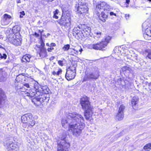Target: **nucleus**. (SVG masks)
Returning a JSON list of instances; mask_svg holds the SVG:
<instances>
[{
    "label": "nucleus",
    "instance_id": "obj_41",
    "mask_svg": "<svg viewBox=\"0 0 151 151\" xmlns=\"http://www.w3.org/2000/svg\"><path fill=\"white\" fill-rule=\"evenodd\" d=\"M58 63L61 66L63 65V61H62L59 60L58 61Z\"/></svg>",
    "mask_w": 151,
    "mask_h": 151
},
{
    "label": "nucleus",
    "instance_id": "obj_33",
    "mask_svg": "<svg viewBox=\"0 0 151 151\" xmlns=\"http://www.w3.org/2000/svg\"><path fill=\"white\" fill-rule=\"evenodd\" d=\"M62 72L61 69H60L57 72L54 71L52 72V74L54 76H58Z\"/></svg>",
    "mask_w": 151,
    "mask_h": 151
},
{
    "label": "nucleus",
    "instance_id": "obj_35",
    "mask_svg": "<svg viewBox=\"0 0 151 151\" xmlns=\"http://www.w3.org/2000/svg\"><path fill=\"white\" fill-rule=\"evenodd\" d=\"M7 58V55L5 53H0V58L1 59H6Z\"/></svg>",
    "mask_w": 151,
    "mask_h": 151
},
{
    "label": "nucleus",
    "instance_id": "obj_30",
    "mask_svg": "<svg viewBox=\"0 0 151 151\" xmlns=\"http://www.w3.org/2000/svg\"><path fill=\"white\" fill-rule=\"evenodd\" d=\"M122 70L123 71H130L131 69L129 67L127 66H124L122 68Z\"/></svg>",
    "mask_w": 151,
    "mask_h": 151
},
{
    "label": "nucleus",
    "instance_id": "obj_18",
    "mask_svg": "<svg viewBox=\"0 0 151 151\" xmlns=\"http://www.w3.org/2000/svg\"><path fill=\"white\" fill-rule=\"evenodd\" d=\"M6 79V73L3 72L2 69H0V82L5 81Z\"/></svg>",
    "mask_w": 151,
    "mask_h": 151
},
{
    "label": "nucleus",
    "instance_id": "obj_1",
    "mask_svg": "<svg viewBox=\"0 0 151 151\" xmlns=\"http://www.w3.org/2000/svg\"><path fill=\"white\" fill-rule=\"evenodd\" d=\"M84 118L81 115L73 112L68 113L66 118H63L61 123L64 128L69 125V132H72L73 136L77 137L80 134L84 127Z\"/></svg>",
    "mask_w": 151,
    "mask_h": 151
},
{
    "label": "nucleus",
    "instance_id": "obj_23",
    "mask_svg": "<svg viewBox=\"0 0 151 151\" xmlns=\"http://www.w3.org/2000/svg\"><path fill=\"white\" fill-rule=\"evenodd\" d=\"M40 57L43 58L47 56L46 50L44 48H41L39 53Z\"/></svg>",
    "mask_w": 151,
    "mask_h": 151
},
{
    "label": "nucleus",
    "instance_id": "obj_22",
    "mask_svg": "<svg viewBox=\"0 0 151 151\" xmlns=\"http://www.w3.org/2000/svg\"><path fill=\"white\" fill-rule=\"evenodd\" d=\"M99 17L100 20L104 22L106 21V19L107 18L108 15L104 12H102L101 14L99 15Z\"/></svg>",
    "mask_w": 151,
    "mask_h": 151
},
{
    "label": "nucleus",
    "instance_id": "obj_21",
    "mask_svg": "<svg viewBox=\"0 0 151 151\" xmlns=\"http://www.w3.org/2000/svg\"><path fill=\"white\" fill-rule=\"evenodd\" d=\"M104 4H105L104 2H101L100 4H99L96 6V10L98 13L99 14V12L101 11V10L103 9V6Z\"/></svg>",
    "mask_w": 151,
    "mask_h": 151
},
{
    "label": "nucleus",
    "instance_id": "obj_57",
    "mask_svg": "<svg viewBox=\"0 0 151 151\" xmlns=\"http://www.w3.org/2000/svg\"><path fill=\"white\" fill-rule=\"evenodd\" d=\"M148 1H149V2H151V0H147Z\"/></svg>",
    "mask_w": 151,
    "mask_h": 151
},
{
    "label": "nucleus",
    "instance_id": "obj_17",
    "mask_svg": "<svg viewBox=\"0 0 151 151\" xmlns=\"http://www.w3.org/2000/svg\"><path fill=\"white\" fill-rule=\"evenodd\" d=\"M7 149L9 151H11V150H14L16 151H17L19 149L17 146L14 143H12V142H10L9 143H7Z\"/></svg>",
    "mask_w": 151,
    "mask_h": 151
},
{
    "label": "nucleus",
    "instance_id": "obj_39",
    "mask_svg": "<svg viewBox=\"0 0 151 151\" xmlns=\"http://www.w3.org/2000/svg\"><path fill=\"white\" fill-rule=\"evenodd\" d=\"M96 37H98V38H99L101 35V32H99V33H96Z\"/></svg>",
    "mask_w": 151,
    "mask_h": 151
},
{
    "label": "nucleus",
    "instance_id": "obj_48",
    "mask_svg": "<svg viewBox=\"0 0 151 151\" xmlns=\"http://www.w3.org/2000/svg\"><path fill=\"white\" fill-rule=\"evenodd\" d=\"M20 14H22L23 16L25 14L24 13V11H22V12H20Z\"/></svg>",
    "mask_w": 151,
    "mask_h": 151
},
{
    "label": "nucleus",
    "instance_id": "obj_32",
    "mask_svg": "<svg viewBox=\"0 0 151 151\" xmlns=\"http://www.w3.org/2000/svg\"><path fill=\"white\" fill-rule=\"evenodd\" d=\"M24 87L23 86H21L19 85H17L15 87V89L16 91H20L21 89H22Z\"/></svg>",
    "mask_w": 151,
    "mask_h": 151
},
{
    "label": "nucleus",
    "instance_id": "obj_20",
    "mask_svg": "<svg viewBox=\"0 0 151 151\" xmlns=\"http://www.w3.org/2000/svg\"><path fill=\"white\" fill-rule=\"evenodd\" d=\"M31 58V56L30 55L26 54L23 56L21 60L22 62H29Z\"/></svg>",
    "mask_w": 151,
    "mask_h": 151
},
{
    "label": "nucleus",
    "instance_id": "obj_44",
    "mask_svg": "<svg viewBox=\"0 0 151 151\" xmlns=\"http://www.w3.org/2000/svg\"><path fill=\"white\" fill-rule=\"evenodd\" d=\"M54 49V48H53L52 47H50V48H49L47 49V50L49 52H51L52 50H53Z\"/></svg>",
    "mask_w": 151,
    "mask_h": 151
},
{
    "label": "nucleus",
    "instance_id": "obj_2",
    "mask_svg": "<svg viewBox=\"0 0 151 151\" xmlns=\"http://www.w3.org/2000/svg\"><path fill=\"white\" fill-rule=\"evenodd\" d=\"M89 98L84 96L81 98L80 104L82 109L85 111L84 115L86 120L91 119L93 114V108L89 101Z\"/></svg>",
    "mask_w": 151,
    "mask_h": 151
},
{
    "label": "nucleus",
    "instance_id": "obj_40",
    "mask_svg": "<svg viewBox=\"0 0 151 151\" xmlns=\"http://www.w3.org/2000/svg\"><path fill=\"white\" fill-rule=\"evenodd\" d=\"M23 86L27 88H29V84L27 83H24L23 84Z\"/></svg>",
    "mask_w": 151,
    "mask_h": 151
},
{
    "label": "nucleus",
    "instance_id": "obj_26",
    "mask_svg": "<svg viewBox=\"0 0 151 151\" xmlns=\"http://www.w3.org/2000/svg\"><path fill=\"white\" fill-rule=\"evenodd\" d=\"M124 117L123 113H120L118 112L116 115V118L118 120H122Z\"/></svg>",
    "mask_w": 151,
    "mask_h": 151
},
{
    "label": "nucleus",
    "instance_id": "obj_10",
    "mask_svg": "<svg viewBox=\"0 0 151 151\" xmlns=\"http://www.w3.org/2000/svg\"><path fill=\"white\" fill-rule=\"evenodd\" d=\"M81 30V36L85 37H88L91 33L90 27L84 25Z\"/></svg>",
    "mask_w": 151,
    "mask_h": 151
},
{
    "label": "nucleus",
    "instance_id": "obj_46",
    "mask_svg": "<svg viewBox=\"0 0 151 151\" xmlns=\"http://www.w3.org/2000/svg\"><path fill=\"white\" fill-rule=\"evenodd\" d=\"M55 45H56V44L55 43H52L50 44V47H52L55 46Z\"/></svg>",
    "mask_w": 151,
    "mask_h": 151
},
{
    "label": "nucleus",
    "instance_id": "obj_43",
    "mask_svg": "<svg viewBox=\"0 0 151 151\" xmlns=\"http://www.w3.org/2000/svg\"><path fill=\"white\" fill-rule=\"evenodd\" d=\"M59 12V10H58L56 9L55 11H54L53 12L54 14H58Z\"/></svg>",
    "mask_w": 151,
    "mask_h": 151
},
{
    "label": "nucleus",
    "instance_id": "obj_53",
    "mask_svg": "<svg viewBox=\"0 0 151 151\" xmlns=\"http://www.w3.org/2000/svg\"><path fill=\"white\" fill-rule=\"evenodd\" d=\"M41 45L42 46H43L44 45V44L43 42H42Z\"/></svg>",
    "mask_w": 151,
    "mask_h": 151
},
{
    "label": "nucleus",
    "instance_id": "obj_51",
    "mask_svg": "<svg viewBox=\"0 0 151 151\" xmlns=\"http://www.w3.org/2000/svg\"><path fill=\"white\" fill-rule=\"evenodd\" d=\"M125 16H126V19H127V17H128V18L129 17V14L126 15Z\"/></svg>",
    "mask_w": 151,
    "mask_h": 151
},
{
    "label": "nucleus",
    "instance_id": "obj_45",
    "mask_svg": "<svg viewBox=\"0 0 151 151\" xmlns=\"http://www.w3.org/2000/svg\"><path fill=\"white\" fill-rule=\"evenodd\" d=\"M110 14L111 16L114 15L115 16H116V14L114 13L113 12H111L110 13Z\"/></svg>",
    "mask_w": 151,
    "mask_h": 151
},
{
    "label": "nucleus",
    "instance_id": "obj_28",
    "mask_svg": "<svg viewBox=\"0 0 151 151\" xmlns=\"http://www.w3.org/2000/svg\"><path fill=\"white\" fill-rule=\"evenodd\" d=\"M70 45L69 44H67L64 45L62 48V49L65 51H69L70 49Z\"/></svg>",
    "mask_w": 151,
    "mask_h": 151
},
{
    "label": "nucleus",
    "instance_id": "obj_3",
    "mask_svg": "<svg viewBox=\"0 0 151 151\" xmlns=\"http://www.w3.org/2000/svg\"><path fill=\"white\" fill-rule=\"evenodd\" d=\"M66 136L65 133H63L60 137L61 142L59 143L58 141V151H68L70 144L66 140Z\"/></svg>",
    "mask_w": 151,
    "mask_h": 151
},
{
    "label": "nucleus",
    "instance_id": "obj_15",
    "mask_svg": "<svg viewBox=\"0 0 151 151\" xmlns=\"http://www.w3.org/2000/svg\"><path fill=\"white\" fill-rule=\"evenodd\" d=\"M82 51L83 50L81 47H80L79 49L77 48L76 49L70 48V50H69L68 52L70 55H78L79 52H80V54H81Z\"/></svg>",
    "mask_w": 151,
    "mask_h": 151
},
{
    "label": "nucleus",
    "instance_id": "obj_6",
    "mask_svg": "<svg viewBox=\"0 0 151 151\" xmlns=\"http://www.w3.org/2000/svg\"><path fill=\"white\" fill-rule=\"evenodd\" d=\"M76 66H70L67 70L65 75L66 79L70 81L74 78L76 76Z\"/></svg>",
    "mask_w": 151,
    "mask_h": 151
},
{
    "label": "nucleus",
    "instance_id": "obj_19",
    "mask_svg": "<svg viewBox=\"0 0 151 151\" xmlns=\"http://www.w3.org/2000/svg\"><path fill=\"white\" fill-rule=\"evenodd\" d=\"M35 121L33 120V119H32V118L27 123L24 124L23 125V126L24 127L26 125L28 128H32L35 125Z\"/></svg>",
    "mask_w": 151,
    "mask_h": 151
},
{
    "label": "nucleus",
    "instance_id": "obj_34",
    "mask_svg": "<svg viewBox=\"0 0 151 151\" xmlns=\"http://www.w3.org/2000/svg\"><path fill=\"white\" fill-rule=\"evenodd\" d=\"M104 3L105 4H104V6H103V8L104 10H107L109 8L110 6L109 5L107 4L105 2H104Z\"/></svg>",
    "mask_w": 151,
    "mask_h": 151
},
{
    "label": "nucleus",
    "instance_id": "obj_24",
    "mask_svg": "<svg viewBox=\"0 0 151 151\" xmlns=\"http://www.w3.org/2000/svg\"><path fill=\"white\" fill-rule=\"evenodd\" d=\"M20 30V28L19 26L16 25L13 27L12 28V32H13V34H16L19 33V32Z\"/></svg>",
    "mask_w": 151,
    "mask_h": 151
},
{
    "label": "nucleus",
    "instance_id": "obj_42",
    "mask_svg": "<svg viewBox=\"0 0 151 151\" xmlns=\"http://www.w3.org/2000/svg\"><path fill=\"white\" fill-rule=\"evenodd\" d=\"M130 2V0H126V3L127 4H128L127 5L126 7H128L129 6L128 4Z\"/></svg>",
    "mask_w": 151,
    "mask_h": 151
},
{
    "label": "nucleus",
    "instance_id": "obj_31",
    "mask_svg": "<svg viewBox=\"0 0 151 151\" xmlns=\"http://www.w3.org/2000/svg\"><path fill=\"white\" fill-rule=\"evenodd\" d=\"M124 109L125 106L123 105H121L119 107L118 112L123 113V111Z\"/></svg>",
    "mask_w": 151,
    "mask_h": 151
},
{
    "label": "nucleus",
    "instance_id": "obj_49",
    "mask_svg": "<svg viewBox=\"0 0 151 151\" xmlns=\"http://www.w3.org/2000/svg\"><path fill=\"white\" fill-rule=\"evenodd\" d=\"M34 35L36 37H38L39 36V34H37L36 32H35L34 34Z\"/></svg>",
    "mask_w": 151,
    "mask_h": 151
},
{
    "label": "nucleus",
    "instance_id": "obj_14",
    "mask_svg": "<svg viewBox=\"0 0 151 151\" xmlns=\"http://www.w3.org/2000/svg\"><path fill=\"white\" fill-rule=\"evenodd\" d=\"M32 118V115L29 114H26L22 116L21 118L22 122L24 124L27 123Z\"/></svg>",
    "mask_w": 151,
    "mask_h": 151
},
{
    "label": "nucleus",
    "instance_id": "obj_16",
    "mask_svg": "<svg viewBox=\"0 0 151 151\" xmlns=\"http://www.w3.org/2000/svg\"><path fill=\"white\" fill-rule=\"evenodd\" d=\"M82 26L81 24L78 26L77 27H75L73 29V34L75 35L76 34V35H77L78 37L81 36V29H82Z\"/></svg>",
    "mask_w": 151,
    "mask_h": 151
},
{
    "label": "nucleus",
    "instance_id": "obj_37",
    "mask_svg": "<svg viewBox=\"0 0 151 151\" xmlns=\"http://www.w3.org/2000/svg\"><path fill=\"white\" fill-rule=\"evenodd\" d=\"M134 57L133 59V60L134 61H138L139 59L137 57V54H134Z\"/></svg>",
    "mask_w": 151,
    "mask_h": 151
},
{
    "label": "nucleus",
    "instance_id": "obj_54",
    "mask_svg": "<svg viewBox=\"0 0 151 151\" xmlns=\"http://www.w3.org/2000/svg\"><path fill=\"white\" fill-rule=\"evenodd\" d=\"M23 16L22 14H21L20 15V18H22L23 17Z\"/></svg>",
    "mask_w": 151,
    "mask_h": 151
},
{
    "label": "nucleus",
    "instance_id": "obj_56",
    "mask_svg": "<svg viewBox=\"0 0 151 151\" xmlns=\"http://www.w3.org/2000/svg\"><path fill=\"white\" fill-rule=\"evenodd\" d=\"M45 93H46V94H47V93H48V92L47 91V92H45Z\"/></svg>",
    "mask_w": 151,
    "mask_h": 151
},
{
    "label": "nucleus",
    "instance_id": "obj_12",
    "mask_svg": "<svg viewBox=\"0 0 151 151\" xmlns=\"http://www.w3.org/2000/svg\"><path fill=\"white\" fill-rule=\"evenodd\" d=\"M3 19L1 21V23L3 26L9 24L11 21V17L7 14H5L3 15Z\"/></svg>",
    "mask_w": 151,
    "mask_h": 151
},
{
    "label": "nucleus",
    "instance_id": "obj_55",
    "mask_svg": "<svg viewBox=\"0 0 151 151\" xmlns=\"http://www.w3.org/2000/svg\"><path fill=\"white\" fill-rule=\"evenodd\" d=\"M46 45H47V46H49V43H47L46 44Z\"/></svg>",
    "mask_w": 151,
    "mask_h": 151
},
{
    "label": "nucleus",
    "instance_id": "obj_5",
    "mask_svg": "<svg viewBox=\"0 0 151 151\" xmlns=\"http://www.w3.org/2000/svg\"><path fill=\"white\" fill-rule=\"evenodd\" d=\"M93 69L89 71H86L85 72V75L83 79V82L85 81L91 79H96L99 76V72L97 71H95Z\"/></svg>",
    "mask_w": 151,
    "mask_h": 151
},
{
    "label": "nucleus",
    "instance_id": "obj_38",
    "mask_svg": "<svg viewBox=\"0 0 151 151\" xmlns=\"http://www.w3.org/2000/svg\"><path fill=\"white\" fill-rule=\"evenodd\" d=\"M111 38L110 37H108L105 39V41H104V42H106L108 43L109 42V41L111 40Z\"/></svg>",
    "mask_w": 151,
    "mask_h": 151
},
{
    "label": "nucleus",
    "instance_id": "obj_27",
    "mask_svg": "<svg viewBox=\"0 0 151 151\" xmlns=\"http://www.w3.org/2000/svg\"><path fill=\"white\" fill-rule=\"evenodd\" d=\"M144 149L147 151H150L151 149V143H149L145 145L144 147Z\"/></svg>",
    "mask_w": 151,
    "mask_h": 151
},
{
    "label": "nucleus",
    "instance_id": "obj_7",
    "mask_svg": "<svg viewBox=\"0 0 151 151\" xmlns=\"http://www.w3.org/2000/svg\"><path fill=\"white\" fill-rule=\"evenodd\" d=\"M107 42H99L97 43L93 44L88 45V47L90 49H93L96 50H102L106 47Z\"/></svg>",
    "mask_w": 151,
    "mask_h": 151
},
{
    "label": "nucleus",
    "instance_id": "obj_25",
    "mask_svg": "<svg viewBox=\"0 0 151 151\" xmlns=\"http://www.w3.org/2000/svg\"><path fill=\"white\" fill-rule=\"evenodd\" d=\"M139 101V98L137 96H134L132 100V106H135L137 104Z\"/></svg>",
    "mask_w": 151,
    "mask_h": 151
},
{
    "label": "nucleus",
    "instance_id": "obj_47",
    "mask_svg": "<svg viewBox=\"0 0 151 151\" xmlns=\"http://www.w3.org/2000/svg\"><path fill=\"white\" fill-rule=\"evenodd\" d=\"M53 17L56 19H58V17L56 15V14L55 15V14H54Z\"/></svg>",
    "mask_w": 151,
    "mask_h": 151
},
{
    "label": "nucleus",
    "instance_id": "obj_9",
    "mask_svg": "<svg viewBox=\"0 0 151 151\" xmlns=\"http://www.w3.org/2000/svg\"><path fill=\"white\" fill-rule=\"evenodd\" d=\"M67 16H62L60 21L61 24L64 25L65 26L68 27L70 25V15L69 14Z\"/></svg>",
    "mask_w": 151,
    "mask_h": 151
},
{
    "label": "nucleus",
    "instance_id": "obj_8",
    "mask_svg": "<svg viewBox=\"0 0 151 151\" xmlns=\"http://www.w3.org/2000/svg\"><path fill=\"white\" fill-rule=\"evenodd\" d=\"M88 10L86 4L84 1H81L79 2L77 8L78 13L80 14L86 13L88 12Z\"/></svg>",
    "mask_w": 151,
    "mask_h": 151
},
{
    "label": "nucleus",
    "instance_id": "obj_11",
    "mask_svg": "<svg viewBox=\"0 0 151 151\" xmlns=\"http://www.w3.org/2000/svg\"><path fill=\"white\" fill-rule=\"evenodd\" d=\"M46 99V97L43 96L42 97H37L33 99L32 101L37 106H42V103Z\"/></svg>",
    "mask_w": 151,
    "mask_h": 151
},
{
    "label": "nucleus",
    "instance_id": "obj_29",
    "mask_svg": "<svg viewBox=\"0 0 151 151\" xmlns=\"http://www.w3.org/2000/svg\"><path fill=\"white\" fill-rule=\"evenodd\" d=\"M145 54L149 58L151 59V50H147L146 51Z\"/></svg>",
    "mask_w": 151,
    "mask_h": 151
},
{
    "label": "nucleus",
    "instance_id": "obj_50",
    "mask_svg": "<svg viewBox=\"0 0 151 151\" xmlns=\"http://www.w3.org/2000/svg\"><path fill=\"white\" fill-rule=\"evenodd\" d=\"M21 0H17V3H21Z\"/></svg>",
    "mask_w": 151,
    "mask_h": 151
},
{
    "label": "nucleus",
    "instance_id": "obj_13",
    "mask_svg": "<svg viewBox=\"0 0 151 151\" xmlns=\"http://www.w3.org/2000/svg\"><path fill=\"white\" fill-rule=\"evenodd\" d=\"M25 88L24 87V88L22 89H20V91L22 92H24V95L25 96H27L29 98H32L35 95L36 93L35 92H33L31 91H28L27 90L24 91Z\"/></svg>",
    "mask_w": 151,
    "mask_h": 151
},
{
    "label": "nucleus",
    "instance_id": "obj_36",
    "mask_svg": "<svg viewBox=\"0 0 151 151\" xmlns=\"http://www.w3.org/2000/svg\"><path fill=\"white\" fill-rule=\"evenodd\" d=\"M65 6L63 5L62 6L61 9L62 11L63 14H65V12H67L66 9H65Z\"/></svg>",
    "mask_w": 151,
    "mask_h": 151
},
{
    "label": "nucleus",
    "instance_id": "obj_4",
    "mask_svg": "<svg viewBox=\"0 0 151 151\" xmlns=\"http://www.w3.org/2000/svg\"><path fill=\"white\" fill-rule=\"evenodd\" d=\"M8 41L11 43L18 46L21 44L22 38L19 33L10 34L7 36Z\"/></svg>",
    "mask_w": 151,
    "mask_h": 151
},
{
    "label": "nucleus",
    "instance_id": "obj_52",
    "mask_svg": "<svg viewBox=\"0 0 151 151\" xmlns=\"http://www.w3.org/2000/svg\"><path fill=\"white\" fill-rule=\"evenodd\" d=\"M117 48H115V49L114 50V51L115 52H116V51H117Z\"/></svg>",
    "mask_w": 151,
    "mask_h": 151
}]
</instances>
